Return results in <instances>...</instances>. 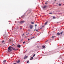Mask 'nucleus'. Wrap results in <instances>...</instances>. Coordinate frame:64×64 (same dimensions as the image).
I'll return each mask as SVG.
<instances>
[{
    "mask_svg": "<svg viewBox=\"0 0 64 64\" xmlns=\"http://www.w3.org/2000/svg\"><path fill=\"white\" fill-rule=\"evenodd\" d=\"M49 14H52V13H49Z\"/></svg>",
    "mask_w": 64,
    "mask_h": 64,
    "instance_id": "nucleus-19",
    "label": "nucleus"
},
{
    "mask_svg": "<svg viewBox=\"0 0 64 64\" xmlns=\"http://www.w3.org/2000/svg\"><path fill=\"white\" fill-rule=\"evenodd\" d=\"M17 46L18 47V48H20V47H21V46L19 44H18L17 45Z\"/></svg>",
    "mask_w": 64,
    "mask_h": 64,
    "instance_id": "nucleus-4",
    "label": "nucleus"
},
{
    "mask_svg": "<svg viewBox=\"0 0 64 64\" xmlns=\"http://www.w3.org/2000/svg\"><path fill=\"white\" fill-rule=\"evenodd\" d=\"M36 31H38V30H36Z\"/></svg>",
    "mask_w": 64,
    "mask_h": 64,
    "instance_id": "nucleus-15",
    "label": "nucleus"
},
{
    "mask_svg": "<svg viewBox=\"0 0 64 64\" xmlns=\"http://www.w3.org/2000/svg\"><path fill=\"white\" fill-rule=\"evenodd\" d=\"M35 55H36L35 54H34V55H33V57H34V56H35Z\"/></svg>",
    "mask_w": 64,
    "mask_h": 64,
    "instance_id": "nucleus-13",
    "label": "nucleus"
},
{
    "mask_svg": "<svg viewBox=\"0 0 64 64\" xmlns=\"http://www.w3.org/2000/svg\"><path fill=\"white\" fill-rule=\"evenodd\" d=\"M30 60H32V59H31V58H30Z\"/></svg>",
    "mask_w": 64,
    "mask_h": 64,
    "instance_id": "nucleus-29",
    "label": "nucleus"
},
{
    "mask_svg": "<svg viewBox=\"0 0 64 64\" xmlns=\"http://www.w3.org/2000/svg\"><path fill=\"white\" fill-rule=\"evenodd\" d=\"M48 23V22H46L45 23V25H46V24H47Z\"/></svg>",
    "mask_w": 64,
    "mask_h": 64,
    "instance_id": "nucleus-8",
    "label": "nucleus"
},
{
    "mask_svg": "<svg viewBox=\"0 0 64 64\" xmlns=\"http://www.w3.org/2000/svg\"><path fill=\"white\" fill-rule=\"evenodd\" d=\"M25 57H26V58H27V57H28V56H26L25 57Z\"/></svg>",
    "mask_w": 64,
    "mask_h": 64,
    "instance_id": "nucleus-22",
    "label": "nucleus"
},
{
    "mask_svg": "<svg viewBox=\"0 0 64 64\" xmlns=\"http://www.w3.org/2000/svg\"><path fill=\"white\" fill-rule=\"evenodd\" d=\"M28 35V34H26V35Z\"/></svg>",
    "mask_w": 64,
    "mask_h": 64,
    "instance_id": "nucleus-36",
    "label": "nucleus"
},
{
    "mask_svg": "<svg viewBox=\"0 0 64 64\" xmlns=\"http://www.w3.org/2000/svg\"><path fill=\"white\" fill-rule=\"evenodd\" d=\"M14 45V44H12V45Z\"/></svg>",
    "mask_w": 64,
    "mask_h": 64,
    "instance_id": "nucleus-37",
    "label": "nucleus"
},
{
    "mask_svg": "<svg viewBox=\"0 0 64 64\" xmlns=\"http://www.w3.org/2000/svg\"><path fill=\"white\" fill-rule=\"evenodd\" d=\"M27 62L28 63H29V61H27Z\"/></svg>",
    "mask_w": 64,
    "mask_h": 64,
    "instance_id": "nucleus-16",
    "label": "nucleus"
},
{
    "mask_svg": "<svg viewBox=\"0 0 64 64\" xmlns=\"http://www.w3.org/2000/svg\"><path fill=\"white\" fill-rule=\"evenodd\" d=\"M46 7H47L46 6H45L43 8H45Z\"/></svg>",
    "mask_w": 64,
    "mask_h": 64,
    "instance_id": "nucleus-10",
    "label": "nucleus"
},
{
    "mask_svg": "<svg viewBox=\"0 0 64 64\" xmlns=\"http://www.w3.org/2000/svg\"><path fill=\"white\" fill-rule=\"evenodd\" d=\"M12 40V39H10V41H11V40Z\"/></svg>",
    "mask_w": 64,
    "mask_h": 64,
    "instance_id": "nucleus-20",
    "label": "nucleus"
},
{
    "mask_svg": "<svg viewBox=\"0 0 64 64\" xmlns=\"http://www.w3.org/2000/svg\"><path fill=\"white\" fill-rule=\"evenodd\" d=\"M22 29V28H21L20 29Z\"/></svg>",
    "mask_w": 64,
    "mask_h": 64,
    "instance_id": "nucleus-39",
    "label": "nucleus"
},
{
    "mask_svg": "<svg viewBox=\"0 0 64 64\" xmlns=\"http://www.w3.org/2000/svg\"><path fill=\"white\" fill-rule=\"evenodd\" d=\"M59 6H61V4H59Z\"/></svg>",
    "mask_w": 64,
    "mask_h": 64,
    "instance_id": "nucleus-17",
    "label": "nucleus"
},
{
    "mask_svg": "<svg viewBox=\"0 0 64 64\" xmlns=\"http://www.w3.org/2000/svg\"><path fill=\"white\" fill-rule=\"evenodd\" d=\"M29 40H30V39H28V40L29 41Z\"/></svg>",
    "mask_w": 64,
    "mask_h": 64,
    "instance_id": "nucleus-31",
    "label": "nucleus"
},
{
    "mask_svg": "<svg viewBox=\"0 0 64 64\" xmlns=\"http://www.w3.org/2000/svg\"><path fill=\"white\" fill-rule=\"evenodd\" d=\"M54 37H55V36H52V38H54Z\"/></svg>",
    "mask_w": 64,
    "mask_h": 64,
    "instance_id": "nucleus-18",
    "label": "nucleus"
},
{
    "mask_svg": "<svg viewBox=\"0 0 64 64\" xmlns=\"http://www.w3.org/2000/svg\"><path fill=\"white\" fill-rule=\"evenodd\" d=\"M45 46H42V48H45Z\"/></svg>",
    "mask_w": 64,
    "mask_h": 64,
    "instance_id": "nucleus-12",
    "label": "nucleus"
},
{
    "mask_svg": "<svg viewBox=\"0 0 64 64\" xmlns=\"http://www.w3.org/2000/svg\"><path fill=\"white\" fill-rule=\"evenodd\" d=\"M53 19H54V18H55V17L54 16V17H53Z\"/></svg>",
    "mask_w": 64,
    "mask_h": 64,
    "instance_id": "nucleus-24",
    "label": "nucleus"
},
{
    "mask_svg": "<svg viewBox=\"0 0 64 64\" xmlns=\"http://www.w3.org/2000/svg\"><path fill=\"white\" fill-rule=\"evenodd\" d=\"M47 41H48V40H47V41H46L45 42H47Z\"/></svg>",
    "mask_w": 64,
    "mask_h": 64,
    "instance_id": "nucleus-30",
    "label": "nucleus"
},
{
    "mask_svg": "<svg viewBox=\"0 0 64 64\" xmlns=\"http://www.w3.org/2000/svg\"><path fill=\"white\" fill-rule=\"evenodd\" d=\"M33 26H32V25H30V29H32V28H33Z\"/></svg>",
    "mask_w": 64,
    "mask_h": 64,
    "instance_id": "nucleus-3",
    "label": "nucleus"
},
{
    "mask_svg": "<svg viewBox=\"0 0 64 64\" xmlns=\"http://www.w3.org/2000/svg\"><path fill=\"white\" fill-rule=\"evenodd\" d=\"M35 26L36 27V26H37V25L36 24L35 25Z\"/></svg>",
    "mask_w": 64,
    "mask_h": 64,
    "instance_id": "nucleus-26",
    "label": "nucleus"
},
{
    "mask_svg": "<svg viewBox=\"0 0 64 64\" xmlns=\"http://www.w3.org/2000/svg\"><path fill=\"white\" fill-rule=\"evenodd\" d=\"M6 60H5L4 61V62H6Z\"/></svg>",
    "mask_w": 64,
    "mask_h": 64,
    "instance_id": "nucleus-28",
    "label": "nucleus"
},
{
    "mask_svg": "<svg viewBox=\"0 0 64 64\" xmlns=\"http://www.w3.org/2000/svg\"><path fill=\"white\" fill-rule=\"evenodd\" d=\"M26 57H25L24 58V59H26Z\"/></svg>",
    "mask_w": 64,
    "mask_h": 64,
    "instance_id": "nucleus-21",
    "label": "nucleus"
},
{
    "mask_svg": "<svg viewBox=\"0 0 64 64\" xmlns=\"http://www.w3.org/2000/svg\"><path fill=\"white\" fill-rule=\"evenodd\" d=\"M11 51H12V48H8V52H11Z\"/></svg>",
    "mask_w": 64,
    "mask_h": 64,
    "instance_id": "nucleus-1",
    "label": "nucleus"
},
{
    "mask_svg": "<svg viewBox=\"0 0 64 64\" xmlns=\"http://www.w3.org/2000/svg\"><path fill=\"white\" fill-rule=\"evenodd\" d=\"M23 35H24V34H23Z\"/></svg>",
    "mask_w": 64,
    "mask_h": 64,
    "instance_id": "nucleus-38",
    "label": "nucleus"
},
{
    "mask_svg": "<svg viewBox=\"0 0 64 64\" xmlns=\"http://www.w3.org/2000/svg\"><path fill=\"white\" fill-rule=\"evenodd\" d=\"M32 59H33V58L32 57H31Z\"/></svg>",
    "mask_w": 64,
    "mask_h": 64,
    "instance_id": "nucleus-27",
    "label": "nucleus"
},
{
    "mask_svg": "<svg viewBox=\"0 0 64 64\" xmlns=\"http://www.w3.org/2000/svg\"><path fill=\"white\" fill-rule=\"evenodd\" d=\"M57 34L58 35H60V33L59 32H58L57 33Z\"/></svg>",
    "mask_w": 64,
    "mask_h": 64,
    "instance_id": "nucleus-9",
    "label": "nucleus"
},
{
    "mask_svg": "<svg viewBox=\"0 0 64 64\" xmlns=\"http://www.w3.org/2000/svg\"><path fill=\"white\" fill-rule=\"evenodd\" d=\"M24 22H25L24 21H21L20 22V24H22V23H23Z\"/></svg>",
    "mask_w": 64,
    "mask_h": 64,
    "instance_id": "nucleus-2",
    "label": "nucleus"
},
{
    "mask_svg": "<svg viewBox=\"0 0 64 64\" xmlns=\"http://www.w3.org/2000/svg\"><path fill=\"white\" fill-rule=\"evenodd\" d=\"M47 4V3H45V4Z\"/></svg>",
    "mask_w": 64,
    "mask_h": 64,
    "instance_id": "nucleus-32",
    "label": "nucleus"
},
{
    "mask_svg": "<svg viewBox=\"0 0 64 64\" xmlns=\"http://www.w3.org/2000/svg\"><path fill=\"white\" fill-rule=\"evenodd\" d=\"M25 42H23V44H24V43H25Z\"/></svg>",
    "mask_w": 64,
    "mask_h": 64,
    "instance_id": "nucleus-23",
    "label": "nucleus"
},
{
    "mask_svg": "<svg viewBox=\"0 0 64 64\" xmlns=\"http://www.w3.org/2000/svg\"><path fill=\"white\" fill-rule=\"evenodd\" d=\"M12 49L14 50H18V49H16L15 48H12Z\"/></svg>",
    "mask_w": 64,
    "mask_h": 64,
    "instance_id": "nucleus-5",
    "label": "nucleus"
},
{
    "mask_svg": "<svg viewBox=\"0 0 64 64\" xmlns=\"http://www.w3.org/2000/svg\"><path fill=\"white\" fill-rule=\"evenodd\" d=\"M8 48H13L12 46H10Z\"/></svg>",
    "mask_w": 64,
    "mask_h": 64,
    "instance_id": "nucleus-6",
    "label": "nucleus"
},
{
    "mask_svg": "<svg viewBox=\"0 0 64 64\" xmlns=\"http://www.w3.org/2000/svg\"><path fill=\"white\" fill-rule=\"evenodd\" d=\"M20 62V60H18V61L16 62V63H19V62Z\"/></svg>",
    "mask_w": 64,
    "mask_h": 64,
    "instance_id": "nucleus-7",
    "label": "nucleus"
},
{
    "mask_svg": "<svg viewBox=\"0 0 64 64\" xmlns=\"http://www.w3.org/2000/svg\"><path fill=\"white\" fill-rule=\"evenodd\" d=\"M2 43H3V42H4V41H3L2 42Z\"/></svg>",
    "mask_w": 64,
    "mask_h": 64,
    "instance_id": "nucleus-33",
    "label": "nucleus"
},
{
    "mask_svg": "<svg viewBox=\"0 0 64 64\" xmlns=\"http://www.w3.org/2000/svg\"><path fill=\"white\" fill-rule=\"evenodd\" d=\"M44 27V26H42V27Z\"/></svg>",
    "mask_w": 64,
    "mask_h": 64,
    "instance_id": "nucleus-35",
    "label": "nucleus"
},
{
    "mask_svg": "<svg viewBox=\"0 0 64 64\" xmlns=\"http://www.w3.org/2000/svg\"><path fill=\"white\" fill-rule=\"evenodd\" d=\"M31 23H32V24H34V22H32Z\"/></svg>",
    "mask_w": 64,
    "mask_h": 64,
    "instance_id": "nucleus-14",
    "label": "nucleus"
},
{
    "mask_svg": "<svg viewBox=\"0 0 64 64\" xmlns=\"http://www.w3.org/2000/svg\"><path fill=\"white\" fill-rule=\"evenodd\" d=\"M37 48H39V47L38 46H37Z\"/></svg>",
    "mask_w": 64,
    "mask_h": 64,
    "instance_id": "nucleus-34",
    "label": "nucleus"
},
{
    "mask_svg": "<svg viewBox=\"0 0 64 64\" xmlns=\"http://www.w3.org/2000/svg\"><path fill=\"white\" fill-rule=\"evenodd\" d=\"M62 33H63V32H62L60 33V35H62Z\"/></svg>",
    "mask_w": 64,
    "mask_h": 64,
    "instance_id": "nucleus-11",
    "label": "nucleus"
},
{
    "mask_svg": "<svg viewBox=\"0 0 64 64\" xmlns=\"http://www.w3.org/2000/svg\"><path fill=\"white\" fill-rule=\"evenodd\" d=\"M27 50H26L25 52H24V53H25V52H27Z\"/></svg>",
    "mask_w": 64,
    "mask_h": 64,
    "instance_id": "nucleus-25",
    "label": "nucleus"
}]
</instances>
